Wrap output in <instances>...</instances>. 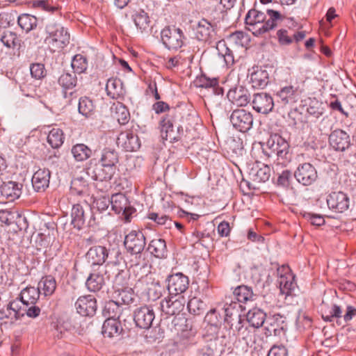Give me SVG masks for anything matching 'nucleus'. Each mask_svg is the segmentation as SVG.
<instances>
[{"mask_svg": "<svg viewBox=\"0 0 356 356\" xmlns=\"http://www.w3.org/2000/svg\"><path fill=\"white\" fill-rule=\"evenodd\" d=\"M266 13L256 9L250 10L246 14L245 24L248 31L255 36L261 35L277 25V21L284 20V24L291 29L296 27L298 23L293 17H282L281 13L271 8H267Z\"/></svg>", "mask_w": 356, "mask_h": 356, "instance_id": "1", "label": "nucleus"}, {"mask_svg": "<svg viewBox=\"0 0 356 356\" xmlns=\"http://www.w3.org/2000/svg\"><path fill=\"white\" fill-rule=\"evenodd\" d=\"M124 247L130 254L131 267L144 268L147 266L144 249L146 245L145 236L142 231L132 230L125 236Z\"/></svg>", "mask_w": 356, "mask_h": 356, "instance_id": "2", "label": "nucleus"}, {"mask_svg": "<svg viewBox=\"0 0 356 356\" xmlns=\"http://www.w3.org/2000/svg\"><path fill=\"white\" fill-rule=\"evenodd\" d=\"M262 152L269 160L277 161V165H286L291 160L289 143L277 134L270 136L262 147Z\"/></svg>", "mask_w": 356, "mask_h": 356, "instance_id": "3", "label": "nucleus"}, {"mask_svg": "<svg viewBox=\"0 0 356 356\" xmlns=\"http://www.w3.org/2000/svg\"><path fill=\"white\" fill-rule=\"evenodd\" d=\"M86 260L92 267L106 266H118L120 264L122 254L118 248H107L104 245H94L89 248L86 255Z\"/></svg>", "mask_w": 356, "mask_h": 356, "instance_id": "4", "label": "nucleus"}, {"mask_svg": "<svg viewBox=\"0 0 356 356\" xmlns=\"http://www.w3.org/2000/svg\"><path fill=\"white\" fill-rule=\"evenodd\" d=\"M45 29L48 34L45 40L49 45L54 48V51L63 49L70 43V34L61 24L49 22Z\"/></svg>", "mask_w": 356, "mask_h": 356, "instance_id": "5", "label": "nucleus"}, {"mask_svg": "<svg viewBox=\"0 0 356 356\" xmlns=\"http://www.w3.org/2000/svg\"><path fill=\"white\" fill-rule=\"evenodd\" d=\"M161 41L169 50H177L184 45L185 39L183 31L175 26L165 27L161 32Z\"/></svg>", "mask_w": 356, "mask_h": 356, "instance_id": "6", "label": "nucleus"}, {"mask_svg": "<svg viewBox=\"0 0 356 356\" xmlns=\"http://www.w3.org/2000/svg\"><path fill=\"white\" fill-rule=\"evenodd\" d=\"M193 31L195 38L204 42L211 44L216 38V25L211 24L207 19L202 18L194 26Z\"/></svg>", "mask_w": 356, "mask_h": 356, "instance_id": "7", "label": "nucleus"}, {"mask_svg": "<svg viewBox=\"0 0 356 356\" xmlns=\"http://www.w3.org/2000/svg\"><path fill=\"white\" fill-rule=\"evenodd\" d=\"M229 120L234 128L243 133L248 131L253 125L252 113L245 109L234 110Z\"/></svg>", "mask_w": 356, "mask_h": 356, "instance_id": "8", "label": "nucleus"}, {"mask_svg": "<svg viewBox=\"0 0 356 356\" xmlns=\"http://www.w3.org/2000/svg\"><path fill=\"white\" fill-rule=\"evenodd\" d=\"M111 209L115 213H122L127 222L130 221L131 215L136 212V209L130 205V203L123 193H115L111 197Z\"/></svg>", "mask_w": 356, "mask_h": 356, "instance_id": "9", "label": "nucleus"}, {"mask_svg": "<svg viewBox=\"0 0 356 356\" xmlns=\"http://www.w3.org/2000/svg\"><path fill=\"white\" fill-rule=\"evenodd\" d=\"M167 289L170 296H181L189 285L188 277L182 273H177L168 276L166 279Z\"/></svg>", "mask_w": 356, "mask_h": 356, "instance_id": "10", "label": "nucleus"}, {"mask_svg": "<svg viewBox=\"0 0 356 356\" xmlns=\"http://www.w3.org/2000/svg\"><path fill=\"white\" fill-rule=\"evenodd\" d=\"M184 305L185 300L183 296H170L161 301L160 308L162 315L168 317L179 314L183 311Z\"/></svg>", "mask_w": 356, "mask_h": 356, "instance_id": "11", "label": "nucleus"}, {"mask_svg": "<svg viewBox=\"0 0 356 356\" xmlns=\"http://www.w3.org/2000/svg\"><path fill=\"white\" fill-rule=\"evenodd\" d=\"M154 318L155 314L150 306L140 307L136 309L134 313V322L136 326L141 329L150 328Z\"/></svg>", "mask_w": 356, "mask_h": 356, "instance_id": "12", "label": "nucleus"}, {"mask_svg": "<svg viewBox=\"0 0 356 356\" xmlns=\"http://www.w3.org/2000/svg\"><path fill=\"white\" fill-rule=\"evenodd\" d=\"M272 70V67L268 66H254L250 70V79L252 87L264 88L269 83V74Z\"/></svg>", "mask_w": 356, "mask_h": 356, "instance_id": "13", "label": "nucleus"}, {"mask_svg": "<svg viewBox=\"0 0 356 356\" xmlns=\"http://www.w3.org/2000/svg\"><path fill=\"white\" fill-rule=\"evenodd\" d=\"M326 202L330 209L338 213L344 212L350 206L349 197L341 191L331 193L327 196Z\"/></svg>", "mask_w": 356, "mask_h": 356, "instance_id": "14", "label": "nucleus"}, {"mask_svg": "<svg viewBox=\"0 0 356 356\" xmlns=\"http://www.w3.org/2000/svg\"><path fill=\"white\" fill-rule=\"evenodd\" d=\"M253 109L261 114H268L274 107V101L272 96L266 92H258L253 95L252 100Z\"/></svg>", "mask_w": 356, "mask_h": 356, "instance_id": "15", "label": "nucleus"}, {"mask_svg": "<svg viewBox=\"0 0 356 356\" xmlns=\"http://www.w3.org/2000/svg\"><path fill=\"white\" fill-rule=\"evenodd\" d=\"M74 306L76 312L83 316H94L97 309V300L92 295L80 296Z\"/></svg>", "mask_w": 356, "mask_h": 356, "instance_id": "16", "label": "nucleus"}, {"mask_svg": "<svg viewBox=\"0 0 356 356\" xmlns=\"http://www.w3.org/2000/svg\"><path fill=\"white\" fill-rule=\"evenodd\" d=\"M116 143L119 147L127 152H135L140 147L138 136L130 131L121 132L117 138Z\"/></svg>", "mask_w": 356, "mask_h": 356, "instance_id": "17", "label": "nucleus"}, {"mask_svg": "<svg viewBox=\"0 0 356 356\" xmlns=\"http://www.w3.org/2000/svg\"><path fill=\"white\" fill-rule=\"evenodd\" d=\"M242 305L237 302L231 300L230 302H225L223 307L220 309L224 317V321L231 325L233 327V321H238V325L241 323V316L239 313Z\"/></svg>", "mask_w": 356, "mask_h": 356, "instance_id": "18", "label": "nucleus"}, {"mask_svg": "<svg viewBox=\"0 0 356 356\" xmlns=\"http://www.w3.org/2000/svg\"><path fill=\"white\" fill-rule=\"evenodd\" d=\"M51 172L47 168H40L34 172L31 183L34 191L44 193L49 186Z\"/></svg>", "mask_w": 356, "mask_h": 356, "instance_id": "19", "label": "nucleus"}, {"mask_svg": "<svg viewBox=\"0 0 356 356\" xmlns=\"http://www.w3.org/2000/svg\"><path fill=\"white\" fill-rule=\"evenodd\" d=\"M23 184L13 181L3 182L0 186V192L8 202H14L19 199L22 193Z\"/></svg>", "mask_w": 356, "mask_h": 356, "instance_id": "20", "label": "nucleus"}, {"mask_svg": "<svg viewBox=\"0 0 356 356\" xmlns=\"http://www.w3.org/2000/svg\"><path fill=\"white\" fill-rule=\"evenodd\" d=\"M90 214V207L86 206V209L80 204H74L71 211V224L78 230L82 229L86 225Z\"/></svg>", "mask_w": 356, "mask_h": 356, "instance_id": "21", "label": "nucleus"}, {"mask_svg": "<svg viewBox=\"0 0 356 356\" xmlns=\"http://www.w3.org/2000/svg\"><path fill=\"white\" fill-rule=\"evenodd\" d=\"M329 141L330 145L337 151L343 152L351 145L349 135L341 129L333 131L329 136Z\"/></svg>", "mask_w": 356, "mask_h": 356, "instance_id": "22", "label": "nucleus"}, {"mask_svg": "<svg viewBox=\"0 0 356 356\" xmlns=\"http://www.w3.org/2000/svg\"><path fill=\"white\" fill-rule=\"evenodd\" d=\"M227 97L229 102L237 106H245L250 102V94L241 86L230 88Z\"/></svg>", "mask_w": 356, "mask_h": 356, "instance_id": "23", "label": "nucleus"}, {"mask_svg": "<svg viewBox=\"0 0 356 356\" xmlns=\"http://www.w3.org/2000/svg\"><path fill=\"white\" fill-rule=\"evenodd\" d=\"M279 102L283 105H293L300 99L298 87L289 85L281 88L276 93Z\"/></svg>", "mask_w": 356, "mask_h": 356, "instance_id": "24", "label": "nucleus"}, {"mask_svg": "<svg viewBox=\"0 0 356 356\" xmlns=\"http://www.w3.org/2000/svg\"><path fill=\"white\" fill-rule=\"evenodd\" d=\"M282 270L284 271V274H280L277 282L280 286V292L286 296H289L292 294L296 287L295 276L289 272L288 266H282Z\"/></svg>", "mask_w": 356, "mask_h": 356, "instance_id": "25", "label": "nucleus"}, {"mask_svg": "<svg viewBox=\"0 0 356 356\" xmlns=\"http://www.w3.org/2000/svg\"><path fill=\"white\" fill-rule=\"evenodd\" d=\"M104 273L102 270H94L90 273L86 281V286L90 292H97L100 291L105 284Z\"/></svg>", "mask_w": 356, "mask_h": 356, "instance_id": "26", "label": "nucleus"}, {"mask_svg": "<svg viewBox=\"0 0 356 356\" xmlns=\"http://www.w3.org/2000/svg\"><path fill=\"white\" fill-rule=\"evenodd\" d=\"M233 294L239 304L252 302L259 298V296L253 292L252 289L246 285L236 287Z\"/></svg>", "mask_w": 356, "mask_h": 356, "instance_id": "27", "label": "nucleus"}, {"mask_svg": "<svg viewBox=\"0 0 356 356\" xmlns=\"http://www.w3.org/2000/svg\"><path fill=\"white\" fill-rule=\"evenodd\" d=\"M121 322L117 318L106 319L102 325V334L104 337H118L122 332Z\"/></svg>", "mask_w": 356, "mask_h": 356, "instance_id": "28", "label": "nucleus"}, {"mask_svg": "<svg viewBox=\"0 0 356 356\" xmlns=\"http://www.w3.org/2000/svg\"><path fill=\"white\" fill-rule=\"evenodd\" d=\"M249 175L254 181L266 182L270 177V169L268 165L257 163L250 169Z\"/></svg>", "mask_w": 356, "mask_h": 356, "instance_id": "29", "label": "nucleus"}, {"mask_svg": "<svg viewBox=\"0 0 356 356\" xmlns=\"http://www.w3.org/2000/svg\"><path fill=\"white\" fill-rule=\"evenodd\" d=\"M24 308L25 307L23 306L22 301L19 297L9 302L6 309L1 311L0 314L2 317L13 318V316L15 319H17L20 316H24Z\"/></svg>", "mask_w": 356, "mask_h": 356, "instance_id": "30", "label": "nucleus"}, {"mask_svg": "<svg viewBox=\"0 0 356 356\" xmlns=\"http://www.w3.org/2000/svg\"><path fill=\"white\" fill-rule=\"evenodd\" d=\"M297 181L302 186H308L312 184V164L304 163L300 164L294 172Z\"/></svg>", "mask_w": 356, "mask_h": 356, "instance_id": "31", "label": "nucleus"}, {"mask_svg": "<svg viewBox=\"0 0 356 356\" xmlns=\"http://www.w3.org/2000/svg\"><path fill=\"white\" fill-rule=\"evenodd\" d=\"M56 286V279L51 275H45L39 281L37 289L41 295L47 297L54 294Z\"/></svg>", "mask_w": 356, "mask_h": 356, "instance_id": "32", "label": "nucleus"}, {"mask_svg": "<svg viewBox=\"0 0 356 356\" xmlns=\"http://www.w3.org/2000/svg\"><path fill=\"white\" fill-rule=\"evenodd\" d=\"M246 319L250 326L259 328L264 324L266 314L260 308L253 307L247 313Z\"/></svg>", "mask_w": 356, "mask_h": 356, "instance_id": "33", "label": "nucleus"}, {"mask_svg": "<svg viewBox=\"0 0 356 356\" xmlns=\"http://www.w3.org/2000/svg\"><path fill=\"white\" fill-rule=\"evenodd\" d=\"M119 161L118 152L113 149L105 148L102 150V156L99 160L102 166L110 169L116 170V165Z\"/></svg>", "mask_w": 356, "mask_h": 356, "instance_id": "34", "label": "nucleus"}, {"mask_svg": "<svg viewBox=\"0 0 356 356\" xmlns=\"http://www.w3.org/2000/svg\"><path fill=\"white\" fill-rule=\"evenodd\" d=\"M285 322V317L280 314H274L272 317L267 319L266 323L269 326L266 327V330L270 334L280 335L284 332V325Z\"/></svg>", "mask_w": 356, "mask_h": 356, "instance_id": "35", "label": "nucleus"}, {"mask_svg": "<svg viewBox=\"0 0 356 356\" xmlns=\"http://www.w3.org/2000/svg\"><path fill=\"white\" fill-rule=\"evenodd\" d=\"M115 173V171L114 170L104 167L102 164L92 170L89 168L87 171V174L92 179L99 181L110 180Z\"/></svg>", "mask_w": 356, "mask_h": 356, "instance_id": "36", "label": "nucleus"}, {"mask_svg": "<svg viewBox=\"0 0 356 356\" xmlns=\"http://www.w3.org/2000/svg\"><path fill=\"white\" fill-rule=\"evenodd\" d=\"M147 250L156 258H165L167 256L166 243L161 238L152 239L148 244Z\"/></svg>", "mask_w": 356, "mask_h": 356, "instance_id": "37", "label": "nucleus"}, {"mask_svg": "<svg viewBox=\"0 0 356 356\" xmlns=\"http://www.w3.org/2000/svg\"><path fill=\"white\" fill-rule=\"evenodd\" d=\"M113 296L120 305H129L134 300V291L129 287H121L115 289Z\"/></svg>", "mask_w": 356, "mask_h": 356, "instance_id": "38", "label": "nucleus"}, {"mask_svg": "<svg viewBox=\"0 0 356 356\" xmlns=\"http://www.w3.org/2000/svg\"><path fill=\"white\" fill-rule=\"evenodd\" d=\"M40 295L38 289L34 286H27L21 291L19 298L22 301L23 306H29L32 304H36Z\"/></svg>", "mask_w": 356, "mask_h": 356, "instance_id": "39", "label": "nucleus"}, {"mask_svg": "<svg viewBox=\"0 0 356 356\" xmlns=\"http://www.w3.org/2000/svg\"><path fill=\"white\" fill-rule=\"evenodd\" d=\"M160 124L161 127V136L163 139L170 142L177 140V134L174 130L172 120L169 116L163 118L161 120Z\"/></svg>", "mask_w": 356, "mask_h": 356, "instance_id": "40", "label": "nucleus"}, {"mask_svg": "<svg viewBox=\"0 0 356 356\" xmlns=\"http://www.w3.org/2000/svg\"><path fill=\"white\" fill-rule=\"evenodd\" d=\"M106 90L108 96L112 99H118L124 94L122 83L118 79H109L106 83Z\"/></svg>", "mask_w": 356, "mask_h": 356, "instance_id": "41", "label": "nucleus"}, {"mask_svg": "<svg viewBox=\"0 0 356 356\" xmlns=\"http://www.w3.org/2000/svg\"><path fill=\"white\" fill-rule=\"evenodd\" d=\"M71 153L76 161L81 162L89 159L92 149L83 143H77L72 147Z\"/></svg>", "mask_w": 356, "mask_h": 356, "instance_id": "42", "label": "nucleus"}, {"mask_svg": "<svg viewBox=\"0 0 356 356\" xmlns=\"http://www.w3.org/2000/svg\"><path fill=\"white\" fill-rule=\"evenodd\" d=\"M135 26L142 32L146 31L149 26L150 19L148 14L143 10L139 9L131 16Z\"/></svg>", "mask_w": 356, "mask_h": 356, "instance_id": "43", "label": "nucleus"}, {"mask_svg": "<svg viewBox=\"0 0 356 356\" xmlns=\"http://www.w3.org/2000/svg\"><path fill=\"white\" fill-rule=\"evenodd\" d=\"M115 300H109L104 304L102 309V315L108 318H117L118 319L122 309L120 305Z\"/></svg>", "mask_w": 356, "mask_h": 356, "instance_id": "44", "label": "nucleus"}, {"mask_svg": "<svg viewBox=\"0 0 356 356\" xmlns=\"http://www.w3.org/2000/svg\"><path fill=\"white\" fill-rule=\"evenodd\" d=\"M58 84L64 90L65 97H66L67 90H73L77 84V78L76 74L69 72L62 74L58 79Z\"/></svg>", "mask_w": 356, "mask_h": 356, "instance_id": "45", "label": "nucleus"}, {"mask_svg": "<svg viewBox=\"0 0 356 356\" xmlns=\"http://www.w3.org/2000/svg\"><path fill=\"white\" fill-rule=\"evenodd\" d=\"M79 113L86 118H90L95 113V105L88 97H81L79 100Z\"/></svg>", "mask_w": 356, "mask_h": 356, "instance_id": "46", "label": "nucleus"}, {"mask_svg": "<svg viewBox=\"0 0 356 356\" xmlns=\"http://www.w3.org/2000/svg\"><path fill=\"white\" fill-rule=\"evenodd\" d=\"M70 191L74 195H83L88 192V181L81 176L74 177L71 181Z\"/></svg>", "mask_w": 356, "mask_h": 356, "instance_id": "47", "label": "nucleus"}, {"mask_svg": "<svg viewBox=\"0 0 356 356\" xmlns=\"http://www.w3.org/2000/svg\"><path fill=\"white\" fill-rule=\"evenodd\" d=\"M64 134L62 129L53 128L47 136V142L54 149L59 148L64 143Z\"/></svg>", "mask_w": 356, "mask_h": 356, "instance_id": "48", "label": "nucleus"}, {"mask_svg": "<svg viewBox=\"0 0 356 356\" xmlns=\"http://www.w3.org/2000/svg\"><path fill=\"white\" fill-rule=\"evenodd\" d=\"M222 321H224V317L221 310L218 308L211 309L204 317V321L216 328L221 325Z\"/></svg>", "mask_w": 356, "mask_h": 356, "instance_id": "49", "label": "nucleus"}, {"mask_svg": "<svg viewBox=\"0 0 356 356\" xmlns=\"http://www.w3.org/2000/svg\"><path fill=\"white\" fill-rule=\"evenodd\" d=\"M19 26L26 33L34 29L37 26V18L29 14H22L18 17Z\"/></svg>", "mask_w": 356, "mask_h": 356, "instance_id": "50", "label": "nucleus"}, {"mask_svg": "<svg viewBox=\"0 0 356 356\" xmlns=\"http://www.w3.org/2000/svg\"><path fill=\"white\" fill-rule=\"evenodd\" d=\"M0 40L5 47L9 49H15L20 46V40L17 35L13 31H3L0 38Z\"/></svg>", "mask_w": 356, "mask_h": 356, "instance_id": "51", "label": "nucleus"}, {"mask_svg": "<svg viewBox=\"0 0 356 356\" xmlns=\"http://www.w3.org/2000/svg\"><path fill=\"white\" fill-rule=\"evenodd\" d=\"M187 307L191 314L194 315H200L206 310L207 305L201 299L197 297H193L188 302Z\"/></svg>", "mask_w": 356, "mask_h": 356, "instance_id": "52", "label": "nucleus"}, {"mask_svg": "<svg viewBox=\"0 0 356 356\" xmlns=\"http://www.w3.org/2000/svg\"><path fill=\"white\" fill-rule=\"evenodd\" d=\"M218 54L224 58L227 65H232L234 63L233 51L227 46L224 41H220L217 45Z\"/></svg>", "mask_w": 356, "mask_h": 356, "instance_id": "53", "label": "nucleus"}, {"mask_svg": "<svg viewBox=\"0 0 356 356\" xmlns=\"http://www.w3.org/2000/svg\"><path fill=\"white\" fill-rule=\"evenodd\" d=\"M71 327L70 322L58 321L54 325V335L58 339L66 338L70 334Z\"/></svg>", "mask_w": 356, "mask_h": 356, "instance_id": "54", "label": "nucleus"}, {"mask_svg": "<svg viewBox=\"0 0 356 356\" xmlns=\"http://www.w3.org/2000/svg\"><path fill=\"white\" fill-rule=\"evenodd\" d=\"M147 287L145 289L149 300L154 301L162 296L163 288L159 282L152 281L147 282Z\"/></svg>", "mask_w": 356, "mask_h": 356, "instance_id": "55", "label": "nucleus"}, {"mask_svg": "<svg viewBox=\"0 0 356 356\" xmlns=\"http://www.w3.org/2000/svg\"><path fill=\"white\" fill-rule=\"evenodd\" d=\"M115 118L120 124H126L130 119L128 108L122 103L118 102L115 106Z\"/></svg>", "mask_w": 356, "mask_h": 356, "instance_id": "56", "label": "nucleus"}, {"mask_svg": "<svg viewBox=\"0 0 356 356\" xmlns=\"http://www.w3.org/2000/svg\"><path fill=\"white\" fill-rule=\"evenodd\" d=\"M71 66L74 73L81 74L85 72L88 67V61L81 54H76L72 60Z\"/></svg>", "mask_w": 356, "mask_h": 356, "instance_id": "57", "label": "nucleus"}, {"mask_svg": "<svg viewBox=\"0 0 356 356\" xmlns=\"http://www.w3.org/2000/svg\"><path fill=\"white\" fill-rule=\"evenodd\" d=\"M17 216L18 211L15 209L0 210V222L7 226L14 224Z\"/></svg>", "mask_w": 356, "mask_h": 356, "instance_id": "58", "label": "nucleus"}, {"mask_svg": "<svg viewBox=\"0 0 356 356\" xmlns=\"http://www.w3.org/2000/svg\"><path fill=\"white\" fill-rule=\"evenodd\" d=\"M226 144L229 151L237 156L242 155L243 147L241 138H229L227 140Z\"/></svg>", "mask_w": 356, "mask_h": 356, "instance_id": "59", "label": "nucleus"}, {"mask_svg": "<svg viewBox=\"0 0 356 356\" xmlns=\"http://www.w3.org/2000/svg\"><path fill=\"white\" fill-rule=\"evenodd\" d=\"M148 218L159 225H165L166 228H170L172 224V220L164 214L151 212L148 214Z\"/></svg>", "mask_w": 356, "mask_h": 356, "instance_id": "60", "label": "nucleus"}, {"mask_svg": "<svg viewBox=\"0 0 356 356\" xmlns=\"http://www.w3.org/2000/svg\"><path fill=\"white\" fill-rule=\"evenodd\" d=\"M31 76L35 79L40 80L46 76L44 65L40 63H32L30 65Z\"/></svg>", "mask_w": 356, "mask_h": 356, "instance_id": "61", "label": "nucleus"}, {"mask_svg": "<svg viewBox=\"0 0 356 356\" xmlns=\"http://www.w3.org/2000/svg\"><path fill=\"white\" fill-rule=\"evenodd\" d=\"M217 83L216 78H209L205 74L197 76L195 81L196 87L209 89L211 86H215Z\"/></svg>", "mask_w": 356, "mask_h": 356, "instance_id": "62", "label": "nucleus"}, {"mask_svg": "<svg viewBox=\"0 0 356 356\" xmlns=\"http://www.w3.org/2000/svg\"><path fill=\"white\" fill-rule=\"evenodd\" d=\"M322 318L325 321L330 322L332 321L334 318L339 320V318H343L342 309L337 305H332L330 310L329 311V314H326L325 313H323Z\"/></svg>", "mask_w": 356, "mask_h": 356, "instance_id": "63", "label": "nucleus"}, {"mask_svg": "<svg viewBox=\"0 0 356 356\" xmlns=\"http://www.w3.org/2000/svg\"><path fill=\"white\" fill-rule=\"evenodd\" d=\"M277 38L282 45H287L293 42L292 30L281 29L277 31Z\"/></svg>", "mask_w": 356, "mask_h": 356, "instance_id": "64", "label": "nucleus"}]
</instances>
